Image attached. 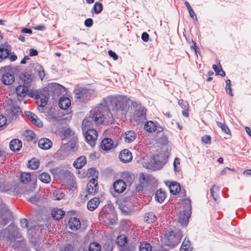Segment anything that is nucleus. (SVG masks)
I'll list each match as a JSON object with an SVG mask.
<instances>
[{"mask_svg": "<svg viewBox=\"0 0 251 251\" xmlns=\"http://www.w3.org/2000/svg\"><path fill=\"white\" fill-rule=\"evenodd\" d=\"M184 210L180 211L178 215V222L182 226H186L189 222L191 210V203L190 199H185L183 201Z\"/></svg>", "mask_w": 251, "mask_h": 251, "instance_id": "3", "label": "nucleus"}, {"mask_svg": "<svg viewBox=\"0 0 251 251\" xmlns=\"http://www.w3.org/2000/svg\"><path fill=\"white\" fill-rule=\"evenodd\" d=\"M35 99L37 104L40 107H43L47 104L48 98L46 95L43 94L36 95Z\"/></svg>", "mask_w": 251, "mask_h": 251, "instance_id": "20", "label": "nucleus"}, {"mask_svg": "<svg viewBox=\"0 0 251 251\" xmlns=\"http://www.w3.org/2000/svg\"><path fill=\"white\" fill-rule=\"evenodd\" d=\"M167 194L166 192L161 189L157 190L155 194V200L159 203L164 201L166 198Z\"/></svg>", "mask_w": 251, "mask_h": 251, "instance_id": "26", "label": "nucleus"}, {"mask_svg": "<svg viewBox=\"0 0 251 251\" xmlns=\"http://www.w3.org/2000/svg\"><path fill=\"white\" fill-rule=\"evenodd\" d=\"M86 163V159L84 156L78 157L74 162L73 165L76 169H80Z\"/></svg>", "mask_w": 251, "mask_h": 251, "instance_id": "28", "label": "nucleus"}, {"mask_svg": "<svg viewBox=\"0 0 251 251\" xmlns=\"http://www.w3.org/2000/svg\"><path fill=\"white\" fill-rule=\"evenodd\" d=\"M244 175H250L251 176V170H246L243 172Z\"/></svg>", "mask_w": 251, "mask_h": 251, "instance_id": "64", "label": "nucleus"}, {"mask_svg": "<svg viewBox=\"0 0 251 251\" xmlns=\"http://www.w3.org/2000/svg\"><path fill=\"white\" fill-rule=\"evenodd\" d=\"M38 54V51L37 50L34 49H31L29 50L30 56H35Z\"/></svg>", "mask_w": 251, "mask_h": 251, "instance_id": "60", "label": "nucleus"}, {"mask_svg": "<svg viewBox=\"0 0 251 251\" xmlns=\"http://www.w3.org/2000/svg\"><path fill=\"white\" fill-rule=\"evenodd\" d=\"M80 226V220L76 217L71 218L68 222L69 228L74 231H76L79 229Z\"/></svg>", "mask_w": 251, "mask_h": 251, "instance_id": "16", "label": "nucleus"}, {"mask_svg": "<svg viewBox=\"0 0 251 251\" xmlns=\"http://www.w3.org/2000/svg\"><path fill=\"white\" fill-rule=\"evenodd\" d=\"M98 190L97 179L95 178H91L87 184V192L89 194L94 195Z\"/></svg>", "mask_w": 251, "mask_h": 251, "instance_id": "9", "label": "nucleus"}, {"mask_svg": "<svg viewBox=\"0 0 251 251\" xmlns=\"http://www.w3.org/2000/svg\"><path fill=\"white\" fill-rule=\"evenodd\" d=\"M8 235L7 238L11 242L15 241L17 240L18 242H21L23 240V237L21 233L19 232L18 228L14 225H10L7 227Z\"/></svg>", "mask_w": 251, "mask_h": 251, "instance_id": "5", "label": "nucleus"}, {"mask_svg": "<svg viewBox=\"0 0 251 251\" xmlns=\"http://www.w3.org/2000/svg\"><path fill=\"white\" fill-rule=\"evenodd\" d=\"M10 51V47L7 44L1 45L0 47V58L4 59L8 56Z\"/></svg>", "mask_w": 251, "mask_h": 251, "instance_id": "24", "label": "nucleus"}, {"mask_svg": "<svg viewBox=\"0 0 251 251\" xmlns=\"http://www.w3.org/2000/svg\"><path fill=\"white\" fill-rule=\"evenodd\" d=\"M201 140L205 144H210L211 143V137L209 135H205L201 137Z\"/></svg>", "mask_w": 251, "mask_h": 251, "instance_id": "48", "label": "nucleus"}, {"mask_svg": "<svg viewBox=\"0 0 251 251\" xmlns=\"http://www.w3.org/2000/svg\"><path fill=\"white\" fill-rule=\"evenodd\" d=\"M226 91L230 96H233L231 88V81L229 79H227L226 81Z\"/></svg>", "mask_w": 251, "mask_h": 251, "instance_id": "47", "label": "nucleus"}, {"mask_svg": "<svg viewBox=\"0 0 251 251\" xmlns=\"http://www.w3.org/2000/svg\"><path fill=\"white\" fill-rule=\"evenodd\" d=\"M23 33L31 34L32 33V30L30 29L24 28L22 30Z\"/></svg>", "mask_w": 251, "mask_h": 251, "instance_id": "62", "label": "nucleus"}, {"mask_svg": "<svg viewBox=\"0 0 251 251\" xmlns=\"http://www.w3.org/2000/svg\"><path fill=\"white\" fill-rule=\"evenodd\" d=\"M71 104V100L67 97H61L59 102V106L62 109H67Z\"/></svg>", "mask_w": 251, "mask_h": 251, "instance_id": "29", "label": "nucleus"}, {"mask_svg": "<svg viewBox=\"0 0 251 251\" xmlns=\"http://www.w3.org/2000/svg\"><path fill=\"white\" fill-rule=\"evenodd\" d=\"M136 138V133L132 130H129L125 133V140L126 143L133 142Z\"/></svg>", "mask_w": 251, "mask_h": 251, "instance_id": "30", "label": "nucleus"}, {"mask_svg": "<svg viewBox=\"0 0 251 251\" xmlns=\"http://www.w3.org/2000/svg\"><path fill=\"white\" fill-rule=\"evenodd\" d=\"M32 28L37 30H44L46 27L45 26L43 25H38L37 26H33Z\"/></svg>", "mask_w": 251, "mask_h": 251, "instance_id": "57", "label": "nucleus"}, {"mask_svg": "<svg viewBox=\"0 0 251 251\" xmlns=\"http://www.w3.org/2000/svg\"><path fill=\"white\" fill-rule=\"evenodd\" d=\"M9 147L12 151H19L22 147V142L18 139H13L10 142Z\"/></svg>", "mask_w": 251, "mask_h": 251, "instance_id": "23", "label": "nucleus"}, {"mask_svg": "<svg viewBox=\"0 0 251 251\" xmlns=\"http://www.w3.org/2000/svg\"><path fill=\"white\" fill-rule=\"evenodd\" d=\"M99 199L94 198L90 200L87 203V208L90 211L94 210L100 204Z\"/></svg>", "mask_w": 251, "mask_h": 251, "instance_id": "27", "label": "nucleus"}, {"mask_svg": "<svg viewBox=\"0 0 251 251\" xmlns=\"http://www.w3.org/2000/svg\"><path fill=\"white\" fill-rule=\"evenodd\" d=\"M94 12L96 14H99L100 13L102 10V4L100 2H96L94 4L93 7Z\"/></svg>", "mask_w": 251, "mask_h": 251, "instance_id": "45", "label": "nucleus"}, {"mask_svg": "<svg viewBox=\"0 0 251 251\" xmlns=\"http://www.w3.org/2000/svg\"><path fill=\"white\" fill-rule=\"evenodd\" d=\"M142 40L144 42H148L149 39V35L146 32L142 33L141 36Z\"/></svg>", "mask_w": 251, "mask_h": 251, "instance_id": "56", "label": "nucleus"}, {"mask_svg": "<svg viewBox=\"0 0 251 251\" xmlns=\"http://www.w3.org/2000/svg\"><path fill=\"white\" fill-rule=\"evenodd\" d=\"M65 194L60 189L55 190L52 195V198L54 200H60L64 198Z\"/></svg>", "mask_w": 251, "mask_h": 251, "instance_id": "36", "label": "nucleus"}, {"mask_svg": "<svg viewBox=\"0 0 251 251\" xmlns=\"http://www.w3.org/2000/svg\"><path fill=\"white\" fill-rule=\"evenodd\" d=\"M7 119L5 116L0 115V127L4 126L6 123Z\"/></svg>", "mask_w": 251, "mask_h": 251, "instance_id": "52", "label": "nucleus"}, {"mask_svg": "<svg viewBox=\"0 0 251 251\" xmlns=\"http://www.w3.org/2000/svg\"><path fill=\"white\" fill-rule=\"evenodd\" d=\"M169 189L171 194L176 195L179 193L181 188L179 183L173 182L169 185Z\"/></svg>", "mask_w": 251, "mask_h": 251, "instance_id": "33", "label": "nucleus"}, {"mask_svg": "<svg viewBox=\"0 0 251 251\" xmlns=\"http://www.w3.org/2000/svg\"><path fill=\"white\" fill-rule=\"evenodd\" d=\"M219 188L218 187L216 186L215 185H213L210 189V193L211 195L213 198V199L214 200V201H217V192L218 191Z\"/></svg>", "mask_w": 251, "mask_h": 251, "instance_id": "44", "label": "nucleus"}, {"mask_svg": "<svg viewBox=\"0 0 251 251\" xmlns=\"http://www.w3.org/2000/svg\"><path fill=\"white\" fill-rule=\"evenodd\" d=\"M64 214V211L58 208L53 209L51 212L52 217L56 220H59L62 219Z\"/></svg>", "mask_w": 251, "mask_h": 251, "instance_id": "31", "label": "nucleus"}, {"mask_svg": "<svg viewBox=\"0 0 251 251\" xmlns=\"http://www.w3.org/2000/svg\"><path fill=\"white\" fill-rule=\"evenodd\" d=\"M181 237L182 233L179 229H176L173 231L166 230L164 233L163 243L172 248L179 243Z\"/></svg>", "mask_w": 251, "mask_h": 251, "instance_id": "2", "label": "nucleus"}, {"mask_svg": "<svg viewBox=\"0 0 251 251\" xmlns=\"http://www.w3.org/2000/svg\"><path fill=\"white\" fill-rule=\"evenodd\" d=\"M63 136L62 140L65 141L66 139L75 140L76 138L74 136V132L69 128L64 129L62 131Z\"/></svg>", "mask_w": 251, "mask_h": 251, "instance_id": "22", "label": "nucleus"}, {"mask_svg": "<svg viewBox=\"0 0 251 251\" xmlns=\"http://www.w3.org/2000/svg\"><path fill=\"white\" fill-rule=\"evenodd\" d=\"M20 78L22 80L25 84H29L32 81V76L27 72L22 74L20 76Z\"/></svg>", "mask_w": 251, "mask_h": 251, "instance_id": "32", "label": "nucleus"}, {"mask_svg": "<svg viewBox=\"0 0 251 251\" xmlns=\"http://www.w3.org/2000/svg\"><path fill=\"white\" fill-rule=\"evenodd\" d=\"M29 167L32 169H36L39 165L38 160L33 158L28 161Z\"/></svg>", "mask_w": 251, "mask_h": 251, "instance_id": "43", "label": "nucleus"}, {"mask_svg": "<svg viewBox=\"0 0 251 251\" xmlns=\"http://www.w3.org/2000/svg\"><path fill=\"white\" fill-rule=\"evenodd\" d=\"M85 138L87 143L91 147H94L95 142L98 138L97 131L93 128L88 129L86 132Z\"/></svg>", "mask_w": 251, "mask_h": 251, "instance_id": "7", "label": "nucleus"}, {"mask_svg": "<svg viewBox=\"0 0 251 251\" xmlns=\"http://www.w3.org/2000/svg\"><path fill=\"white\" fill-rule=\"evenodd\" d=\"M101 250V246L97 242L91 243L89 246V251H100Z\"/></svg>", "mask_w": 251, "mask_h": 251, "instance_id": "42", "label": "nucleus"}, {"mask_svg": "<svg viewBox=\"0 0 251 251\" xmlns=\"http://www.w3.org/2000/svg\"><path fill=\"white\" fill-rule=\"evenodd\" d=\"M39 179L45 183H49L51 181L49 174L45 172L41 173L38 176Z\"/></svg>", "mask_w": 251, "mask_h": 251, "instance_id": "37", "label": "nucleus"}, {"mask_svg": "<svg viewBox=\"0 0 251 251\" xmlns=\"http://www.w3.org/2000/svg\"><path fill=\"white\" fill-rule=\"evenodd\" d=\"M76 140V138H75V140H71L68 143H64L63 146H61L59 151H63L64 149L65 148H68V150L72 151H75L77 150V147L75 146V142Z\"/></svg>", "mask_w": 251, "mask_h": 251, "instance_id": "25", "label": "nucleus"}, {"mask_svg": "<svg viewBox=\"0 0 251 251\" xmlns=\"http://www.w3.org/2000/svg\"><path fill=\"white\" fill-rule=\"evenodd\" d=\"M179 160L177 158H176L175 159L174 162V170L176 172H179L180 170L179 167H177V165L179 164Z\"/></svg>", "mask_w": 251, "mask_h": 251, "instance_id": "50", "label": "nucleus"}, {"mask_svg": "<svg viewBox=\"0 0 251 251\" xmlns=\"http://www.w3.org/2000/svg\"><path fill=\"white\" fill-rule=\"evenodd\" d=\"M88 171L89 174L93 176H95V178H97L99 173L95 168H90L88 170Z\"/></svg>", "mask_w": 251, "mask_h": 251, "instance_id": "49", "label": "nucleus"}, {"mask_svg": "<svg viewBox=\"0 0 251 251\" xmlns=\"http://www.w3.org/2000/svg\"><path fill=\"white\" fill-rule=\"evenodd\" d=\"M146 112L147 110L145 107H140L135 111L133 119L138 123L143 122L147 119Z\"/></svg>", "mask_w": 251, "mask_h": 251, "instance_id": "8", "label": "nucleus"}, {"mask_svg": "<svg viewBox=\"0 0 251 251\" xmlns=\"http://www.w3.org/2000/svg\"><path fill=\"white\" fill-rule=\"evenodd\" d=\"M144 128L148 132L151 133L154 132L156 129H157L159 132H161L163 130L161 127H157V123L151 121L147 122L144 125Z\"/></svg>", "mask_w": 251, "mask_h": 251, "instance_id": "12", "label": "nucleus"}, {"mask_svg": "<svg viewBox=\"0 0 251 251\" xmlns=\"http://www.w3.org/2000/svg\"><path fill=\"white\" fill-rule=\"evenodd\" d=\"M48 89L50 93H52L53 98L55 99L61 94L65 87L56 83H50L48 84Z\"/></svg>", "mask_w": 251, "mask_h": 251, "instance_id": "6", "label": "nucleus"}, {"mask_svg": "<svg viewBox=\"0 0 251 251\" xmlns=\"http://www.w3.org/2000/svg\"><path fill=\"white\" fill-rule=\"evenodd\" d=\"M217 125L220 127L222 129V131L225 133L228 134L230 132V130L227 126L224 124L219 122H217Z\"/></svg>", "mask_w": 251, "mask_h": 251, "instance_id": "46", "label": "nucleus"}, {"mask_svg": "<svg viewBox=\"0 0 251 251\" xmlns=\"http://www.w3.org/2000/svg\"><path fill=\"white\" fill-rule=\"evenodd\" d=\"M73 247L70 244H66L64 246L62 251H73Z\"/></svg>", "mask_w": 251, "mask_h": 251, "instance_id": "55", "label": "nucleus"}, {"mask_svg": "<svg viewBox=\"0 0 251 251\" xmlns=\"http://www.w3.org/2000/svg\"><path fill=\"white\" fill-rule=\"evenodd\" d=\"M16 92L19 97L23 98L27 95L28 89L25 85H20L16 88Z\"/></svg>", "mask_w": 251, "mask_h": 251, "instance_id": "19", "label": "nucleus"}, {"mask_svg": "<svg viewBox=\"0 0 251 251\" xmlns=\"http://www.w3.org/2000/svg\"><path fill=\"white\" fill-rule=\"evenodd\" d=\"M189 14H190V16L193 19H194V17L197 19V17H196V15L194 12V11H193V10L192 9L191 10H189Z\"/></svg>", "mask_w": 251, "mask_h": 251, "instance_id": "63", "label": "nucleus"}, {"mask_svg": "<svg viewBox=\"0 0 251 251\" xmlns=\"http://www.w3.org/2000/svg\"><path fill=\"white\" fill-rule=\"evenodd\" d=\"M151 250L152 247L149 243L146 242L140 243L139 246L140 251H151Z\"/></svg>", "mask_w": 251, "mask_h": 251, "instance_id": "38", "label": "nucleus"}, {"mask_svg": "<svg viewBox=\"0 0 251 251\" xmlns=\"http://www.w3.org/2000/svg\"><path fill=\"white\" fill-rule=\"evenodd\" d=\"M5 157V152L3 151L0 149V162H3Z\"/></svg>", "mask_w": 251, "mask_h": 251, "instance_id": "59", "label": "nucleus"}, {"mask_svg": "<svg viewBox=\"0 0 251 251\" xmlns=\"http://www.w3.org/2000/svg\"><path fill=\"white\" fill-rule=\"evenodd\" d=\"M192 247L190 241L186 238L183 240L180 248V251H191Z\"/></svg>", "mask_w": 251, "mask_h": 251, "instance_id": "35", "label": "nucleus"}, {"mask_svg": "<svg viewBox=\"0 0 251 251\" xmlns=\"http://www.w3.org/2000/svg\"><path fill=\"white\" fill-rule=\"evenodd\" d=\"M63 175L66 177H68L70 180L73 181L74 176L68 171L63 172Z\"/></svg>", "mask_w": 251, "mask_h": 251, "instance_id": "54", "label": "nucleus"}, {"mask_svg": "<svg viewBox=\"0 0 251 251\" xmlns=\"http://www.w3.org/2000/svg\"><path fill=\"white\" fill-rule=\"evenodd\" d=\"M6 110V115L12 120L14 118V117L21 113V111L18 106H10L9 109H7Z\"/></svg>", "mask_w": 251, "mask_h": 251, "instance_id": "18", "label": "nucleus"}, {"mask_svg": "<svg viewBox=\"0 0 251 251\" xmlns=\"http://www.w3.org/2000/svg\"><path fill=\"white\" fill-rule=\"evenodd\" d=\"M119 159L123 163L130 162L132 159L131 152L127 149L122 151L119 154Z\"/></svg>", "mask_w": 251, "mask_h": 251, "instance_id": "11", "label": "nucleus"}, {"mask_svg": "<svg viewBox=\"0 0 251 251\" xmlns=\"http://www.w3.org/2000/svg\"><path fill=\"white\" fill-rule=\"evenodd\" d=\"M104 101L105 104H100L92 109L89 115L83 120V130L85 127L93 126L94 124L98 125L108 123L110 116L118 118L126 115L127 108L126 97H109L104 99Z\"/></svg>", "mask_w": 251, "mask_h": 251, "instance_id": "1", "label": "nucleus"}, {"mask_svg": "<svg viewBox=\"0 0 251 251\" xmlns=\"http://www.w3.org/2000/svg\"><path fill=\"white\" fill-rule=\"evenodd\" d=\"M75 97L83 102L91 100L93 98L94 91L83 87H75L74 90Z\"/></svg>", "mask_w": 251, "mask_h": 251, "instance_id": "4", "label": "nucleus"}, {"mask_svg": "<svg viewBox=\"0 0 251 251\" xmlns=\"http://www.w3.org/2000/svg\"><path fill=\"white\" fill-rule=\"evenodd\" d=\"M38 199L35 197H32L31 198L28 199V201H29V202H30L31 203H35L38 201Z\"/></svg>", "mask_w": 251, "mask_h": 251, "instance_id": "61", "label": "nucleus"}, {"mask_svg": "<svg viewBox=\"0 0 251 251\" xmlns=\"http://www.w3.org/2000/svg\"><path fill=\"white\" fill-rule=\"evenodd\" d=\"M20 223H21V226L23 228H27L28 227V226H27L28 221H27V220L26 219H22Z\"/></svg>", "mask_w": 251, "mask_h": 251, "instance_id": "58", "label": "nucleus"}, {"mask_svg": "<svg viewBox=\"0 0 251 251\" xmlns=\"http://www.w3.org/2000/svg\"><path fill=\"white\" fill-rule=\"evenodd\" d=\"M93 24V20L91 18H88L85 20L84 21V25L88 27H90L92 26Z\"/></svg>", "mask_w": 251, "mask_h": 251, "instance_id": "51", "label": "nucleus"}, {"mask_svg": "<svg viewBox=\"0 0 251 251\" xmlns=\"http://www.w3.org/2000/svg\"><path fill=\"white\" fill-rule=\"evenodd\" d=\"M166 160L167 159L165 157H161V160H160L159 156L154 157L153 159V161H151V163L152 164V167L154 169H160L163 167V165L166 163Z\"/></svg>", "mask_w": 251, "mask_h": 251, "instance_id": "15", "label": "nucleus"}, {"mask_svg": "<svg viewBox=\"0 0 251 251\" xmlns=\"http://www.w3.org/2000/svg\"><path fill=\"white\" fill-rule=\"evenodd\" d=\"M156 220V216L154 213L152 212H148L145 215L144 221L148 224L152 223L154 222Z\"/></svg>", "mask_w": 251, "mask_h": 251, "instance_id": "34", "label": "nucleus"}, {"mask_svg": "<svg viewBox=\"0 0 251 251\" xmlns=\"http://www.w3.org/2000/svg\"><path fill=\"white\" fill-rule=\"evenodd\" d=\"M218 64H219V67L216 65H213L212 68L214 70L216 75H220L222 76H225L226 74L224 71H223L221 66L220 61H218Z\"/></svg>", "mask_w": 251, "mask_h": 251, "instance_id": "39", "label": "nucleus"}, {"mask_svg": "<svg viewBox=\"0 0 251 251\" xmlns=\"http://www.w3.org/2000/svg\"><path fill=\"white\" fill-rule=\"evenodd\" d=\"M127 238L126 235H120L117 237L116 243L118 245L123 246L127 243Z\"/></svg>", "mask_w": 251, "mask_h": 251, "instance_id": "41", "label": "nucleus"}, {"mask_svg": "<svg viewBox=\"0 0 251 251\" xmlns=\"http://www.w3.org/2000/svg\"><path fill=\"white\" fill-rule=\"evenodd\" d=\"M108 55L112 57L114 60H117L118 58V56L117 54L111 50L108 51Z\"/></svg>", "mask_w": 251, "mask_h": 251, "instance_id": "53", "label": "nucleus"}, {"mask_svg": "<svg viewBox=\"0 0 251 251\" xmlns=\"http://www.w3.org/2000/svg\"><path fill=\"white\" fill-rule=\"evenodd\" d=\"M1 80L3 84L5 85H11L15 81V76L11 73L6 72L3 74Z\"/></svg>", "mask_w": 251, "mask_h": 251, "instance_id": "13", "label": "nucleus"}, {"mask_svg": "<svg viewBox=\"0 0 251 251\" xmlns=\"http://www.w3.org/2000/svg\"><path fill=\"white\" fill-rule=\"evenodd\" d=\"M113 187L117 193H121L125 190L126 184L123 180L119 179L114 182Z\"/></svg>", "mask_w": 251, "mask_h": 251, "instance_id": "17", "label": "nucleus"}, {"mask_svg": "<svg viewBox=\"0 0 251 251\" xmlns=\"http://www.w3.org/2000/svg\"><path fill=\"white\" fill-rule=\"evenodd\" d=\"M51 145V141L47 138L41 139L38 142L39 147L43 150H48L50 148Z\"/></svg>", "mask_w": 251, "mask_h": 251, "instance_id": "21", "label": "nucleus"}, {"mask_svg": "<svg viewBox=\"0 0 251 251\" xmlns=\"http://www.w3.org/2000/svg\"><path fill=\"white\" fill-rule=\"evenodd\" d=\"M25 116L32 122L35 125L38 127H41L43 126V123L37 116L34 113L30 111L25 112Z\"/></svg>", "mask_w": 251, "mask_h": 251, "instance_id": "14", "label": "nucleus"}, {"mask_svg": "<svg viewBox=\"0 0 251 251\" xmlns=\"http://www.w3.org/2000/svg\"><path fill=\"white\" fill-rule=\"evenodd\" d=\"M31 179V174L29 173H23L20 176V180L23 183H28Z\"/></svg>", "mask_w": 251, "mask_h": 251, "instance_id": "40", "label": "nucleus"}, {"mask_svg": "<svg viewBox=\"0 0 251 251\" xmlns=\"http://www.w3.org/2000/svg\"><path fill=\"white\" fill-rule=\"evenodd\" d=\"M117 144L114 145L113 140L109 138L103 139L101 142V148L105 151H108L116 147Z\"/></svg>", "mask_w": 251, "mask_h": 251, "instance_id": "10", "label": "nucleus"}]
</instances>
